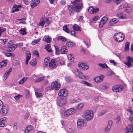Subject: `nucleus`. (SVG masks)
Listing matches in <instances>:
<instances>
[{"label":"nucleus","instance_id":"nucleus-43","mask_svg":"<svg viewBox=\"0 0 133 133\" xmlns=\"http://www.w3.org/2000/svg\"><path fill=\"white\" fill-rule=\"evenodd\" d=\"M68 59L70 61H72L74 60V58L71 54H69L67 56Z\"/></svg>","mask_w":133,"mask_h":133},{"label":"nucleus","instance_id":"nucleus-28","mask_svg":"<svg viewBox=\"0 0 133 133\" xmlns=\"http://www.w3.org/2000/svg\"><path fill=\"white\" fill-rule=\"evenodd\" d=\"M81 83L82 84L84 85L85 86H87L89 87H91L92 86V85L91 84L87 82L84 81H82L81 82Z\"/></svg>","mask_w":133,"mask_h":133},{"label":"nucleus","instance_id":"nucleus-29","mask_svg":"<svg viewBox=\"0 0 133 133\" xmlns=\"http://www.w3.org/2000/svg\"><path fill=\"white\" fill-rule=\"evenodd\" d=\"M102 88L103 89H107L109 87V84L107 83H104L102 85Z\"/></svg>","mask_w":133,"mask_h":133},{"label":"nucleus","instance_id":"nucleus-35","mask_svg":"<svg viewBox=\"0 0 133 133\" xmlns=\"http://www.w3.org/2000/svg\"><path fill=\"white\" fill-rule=\"evenodd\" d=\"M44 78V76H42L41 77H40L39 78H38L35 81V82H38L41 81Z\"/></svg>","mask_w":133,"mask_h":133},{"label":"nucleus","instance_id":"nucleus-57","mask_svg":"<svg viewBox=\"0 0 133 133\" xmlns=\"http://www.w3.org/2000/svg\"><path fill=\"white\" fill-rule=\"evenodd\" d=\"M114 2L116 4H118L120 3L123 0H113Z\"/></svg>","mask_w":133,"mask_h":133},{"label":"nucleus","instance_id":"nucleus-11","mask_svg":"<svg viewBox=\"0 0 133 133\" xmlns=\"http://www.w3.org/2000/svg\"><path fill=\"white\" fill-rule=\"evenodd\" d=\"M58 95L59 96H63L65 97L68 95V92L65 89H62L59 91Z\"/></svg>","mask_w":133,"mask_h":133},{"label":"nucleus","instance_id":"nucleus-4","mask_svg":"<svg viewBox=\"0 0 133 133\" xmlns=\"http://www.w3.org/2000/svg\"><path fill=\"white\" fill-rule=\"evenodd\" d=\"M67 102V100L63 97H59L57 100V104L60 107L63 106L65 105Z\"/></svg>","mask_w":133,"mask_h":133},{"label":"nucleus","instance_id":"nucleus-54","mask_svg":"<svg viewBox=\"0 0 133 133\" xmlns=\"http://www.w3.org/2000/svg\"><path fill=\"white\" fill-rule=\"evenodd\" d=\"M107 17L105 16L102 18L101 21L105 23L107 21Z\"/></svg>","mask_w":133,"mask_h":133},{"label":"nucleus","instance_id":"nucleus-58","mask_svg":"<svg viewBox=\"0 0 133 133\" xmlns=\"http://www.w3.org/2000/svg\"><path fill=\"white\" fill-rule=\"evenodd\" d=\"M127 61H129L130 62H131L133 63V58H131L129 56H128L127 58Z\"/></svg>","mask_w":133,"mask_h":133},{"label":"nucleus","instance_id":"nucleus-22","mask_svg":"<svg viewBox=\"0 0 133 133\" xmlns=\"http://www.w3.org/2000/svg\"><path fill=\"white\" fill-rule=\"evenodd\" d=\"M118 17L122 19H125L127 18L126 15L122 12L118 13L117 15Z\"/></svg>","mask_w":133,"mask_h":133},{"label":"nucleus","instance_id":"nucleus-46","mask_svg":"<svg viewBox=\"0 0 133 133\" xmlns=\"http://www.w3.org/2000/svg\"><path fill=\"white\" fill-rule=\"evenodd\" d=\"M124 63L128 67H130L131 65V63L129 61H127V62H125Z\"/></svg>","mask_w":133,"mask_h":133},{"label":"nucleus","instance_id":"nucleus-24","mask_svg":"<svg viewBox=\"0 0 133 133\" xmlns=\"http://www.w3.org/2000/svg\"><path fill=\"white\" fill-rule=\"evenodd\" d=\"M118 22V20L115 18L111 19L109 22V25L110 26H112L114 24Z\"/></svg>","mask_w":133,"mask_h":133},{"label":"nucleus","instance_id":"nucleus-6","mask_svg":"<svg viewBox=\"0 0 133 133\" xmlns=\"http://www.w3.org/2000/svg\"><path fill=\"white\" fill-rule=\"evenodd\" d=\"M76 76L83 79H86V77L83 75L81 71L78 69H75L73 71Z\"/></svg>","mask_w":133,"mask_h":133},{"label":"nucleus","instance_id":"nucleus-56","mask_svg":"<svg viewBox=\"0 0 133 133\" xmlns=\"http://www.w3.org/2000/svg\"><path fill=\"white\" fill-rule=\"evenodd\" d=\"M4 106L3 102L0 100V114L1 113V109L3 108V107Z\"/></svg>","mask_w":133,"mask_h":133},{"label":"nucleus","instance_id":"nucleus-19","mask_svg":"<svg viewBox=\"0 0 133 133\" xmlns=\"http://www.w3.org/2000/svg\"><path fill=\"white\" fill-rule=\"evenodd\" d=\"M25 64H28L29 61L30 60L31 58V54L29 51H27L26 52Z\"/></svg>","mask_w":133,"mask_h":133},{"label":"nucleus","instance_id":"nucleus-32","mask_svg":"<svg viewBox=\"0 0 133 133\" xmlns=\"http://www.w3.org/2000/svg\"><path fill=\"white\" fill-rule=\"evenodd\" d=\"M27 79V78L23 77L22 79L18 82L19 84H23Z\"/></svg>","mask_w":133,"mask_h":133},{"label":"nucleus","instance_id":"nucleus-15","mask_svg":"<svg viewBox=\"0 0 133 133\" xmlns=\"http://www.w3.org/2000/svg\"><path fill=\"white\" fill-rule=\"evenodd\" d=\"M56 60L54 59H52L49 64V67L51 69H54L56 67Z\"/></svg>","mask_w":133,"mask_h":133},{"label":"nucleus","instance_id":"nucleus-27","mask_svg":"<svg viewBox=\"0 0 133 133\" xmlns=\"http://www.w3.org/2000/svg\"><path fill=\"white\" fill-rule=\"evenodd\" d=\"M50 60V58L49 57H47L45 58L44 64V65L45 66H46L48 65Z\"/></svg>","mask_w":133,"mask_h":133},{"label":"nucleus","instance_id":"nucleus-16","mask_svg":"<svg viewBox=\"0 0 133 133\" xmlns=\"http://www.w3.org/2000/svg\"><path fill=\"white\" fill-rule=\"evenodd\" d=\"M39 0H32L30 3V7L32 8L37 6L39 3Z\"/></svg>","mask_w":133,"mask_h":133},{"label":"nucleus","instance_id":"nucleus-34","mask_svg":"<svg viewBox=\"0 0 133 133\" xmlns=\"http://www.w3.org/2000/svg\"><path fill=\"white\" fill-rule=\"evenodd\" d=\"M98 65L102 68H108L106 63H100L98 64Z\"/></svg>","mask_w":133,"mask_h":133},{"label":"nucleus","instance_id":"nucleus-33","mask_svg":"<svg viewBox=\"0 0 133 133\" xmlns=\"http://www.w3.org/2000/svg\"><path fill=\"white\" fill-rule=\"evenodd\" d=\"M45 22V24L49 25L52 22V20L50 18H46Z\"/></svg>","mask_w":133,"mask_h":133},{"label":"nucleus","instance_id":"nucleus-51","mask_svg":"<svg viewBox=\"0 0 133 133\" xmlns=\"http://www.w3.org/2000/svg\"><path fill=\"white\" fill-rule=\"evenodd\" d=\"M6 30L5 28H3L2 27H0V36L2 33L3 32H5Z\"/></svg>","mask_w":133,"mask_h":133},{"label":"nucleus","instance_id":"nucleus-2","mask_svg":"<svg viewBox=\"0 0 133 133\" xmlns=\"http://www.w3.org/2000/svg\"><path fill=\"white\" fill-rule=\"evenodd\" d=\"M94 115L93 112L91 110H88L85 111L83 113V116L87 120L89 121L92 118Z\"/></svg>","mask_w":133,"mask_h":133},{"label":"nucleus","instance_id":"nucleus-44","mask_svg":"<svg viewBox=\"0 0 133 133\" xmlns=\"http://www.w3.org/2000/svg\"><path fill=\"white\" fill-rule=\"evenodd\" d=\"M83 70H87L88 69V66L86 64L83 63V65L81 68Z\"/></svg>","mask_w":133,"mask_h":133},{"label":"nucleus","instance_id":"nucleus-21","mask_svg":"<svg viewBox=\"0 0 133 133\" xmlns=\"http://www.w3.org/2000/svg\"><path fill=\"white\" fill-rule=\"evenodd\" d=\"M51 40V38L48 35H45L43 39V41L48 43L50 42Z\"/></svg>","mask_w":133,"mask_h":133},{"label":"nucleus","instance_id":"nucleus-64","mask_svg":"<svg viewBox=\"0 0 133 133\" xmlns=\"http://www.w3.org/2000/svg\"><path fill=\"white\" fill-rule=\"evenodd\" d=\"M50 45H51L50 44H48L46 45L45 46V48L46 50L49 49L50 48Z\"/></svg>","mask_w":133,"mask_h":133},{"label":"nucleus","instance_id":"nucleus-23","mask_svg":"<svg viewBox=\"0 0 133 133\" xmlns=\"http://www.w3.org/2000/svg\"><path fill=\"white\" fill-rule=\"evenodd\" d=\"M124 11L129 14H130L132 12V9L127 4V6L124 10Z\"/></svg>","mask_w":133,"mask_h":133},{"label":"nucleus","instance_id":"nucleus-37","mask_svg":"<svg viewBox=\"0 0 133 133\" xmlns=\"http://www.w3.org/2000/svg\"><path fill=\"white\" fill-rule=\"evenodd\" d=\"M19 31L21 34L23 35H25L26 33V29L25 28L22 29L20 30Z\"/></svg>","mask_w":133,"mask_h":133},{"label":"nucleus","instance_id":"nucleus-41","mask_svg":"<svg viewBox=\"0 0 133 133\" xmlns=\"http://www.w3.org/2000/svg\"><path fill=\"white\" fill-rule=\"evenodd\" d=\"M30 63L32 66H34L36 64V59L32 60L30 62Z\"/></svg>","mask_w":133,"mask_h":133},{"label":"nucleus","instance_id":"nucleus-36","mask_svg":"<svg viewBox=\"0 0 133 133\" xmlns=\"http://www.w3.org/2000/svg\"><path fill=\"white\" fill-rule=\"evenodd\" d=\"M127 4H124L122 5L119 6L118 8V10H119L120 9H123V10H124V9H125V8L127 7Z\"/></svg>","mask_w":133,"mask_h":133},{"label":"nucleus","instance_id":"nucleus-14","mask_svg":"<svg viewBox=\"0 0 133 133\" xmlns=\"http://www.w3.org/2000/svg\"><path fill=\"white\" fill-rule=\"evenodd\" d=\"M22 6L21 5H15L13 6L12 8V11H11L12 13H14L15 12L18 11H19V8H20L22 7Z\"/></svg>","mask_w":133,"mask_h":133},{"label":"nucleus","instance_id":"nucleus-3","mask_svg":"<svg viewBox=\"0 0 133 133\" xmlns=\"http://www.w3.org/2000/svg\"><path fill=\"white\" fill-rule=\"evenodd\" d=\"M114 38L116 41L121 42L122 41L124 38V35L122 33H115L114 36Z\"/></svg>","mask_w":133,"mask_h":133},{"label":"nucleus","instance_id":"nucleus-63","mask_svg":"<svg viewBox=\"0 0 133 133\" xmlns=\"http://www.w3.org/2000/svg\"><path fill=\"white\" fill-rule=\"evenodd\" d=\"M110 62L111 63H113L114 66H116L117 65V63L115 62L113 60H111L110 61Z\"/></svg>","mask_w":133,"mask_h":133},{"label":"nucleus","instance_id":"nucleus-45","mask_svg":"<svg viewBox=\"0 0 133 133\" xmlns=\"http://www.w3.org/2000/svg\"><path fill=\"white\" fill-rule=\"evenodd\" d=\"M58 39L63 41H66V39L65 37L62 36H59L58 37Z\"/></svg>","mask_w":133,"mask_h":133},{"label":"nucleus","instance_id":"nucleus-18","mask_svg":"<svg viewBox=\"0 0 133 133\" xmlns=\"http://www.w3.org/2000/svg\"><path fill=\"white\" fill-rule=\"evenodd\" d=\"M104 77V75H101L96 77L94 79V80L96 82H100L103 81Z\"/></svg>","mask_w":133,"mask_h":133},{"label":"nucleus","instance_id":"nucleus-17","mask_svg":"<svg viewBox=\"0 0 133 133\" xmlns=\"http://www.w3.org/2000/svg\"><path fill=\"white\" fill-rule=\"evenodd\" d=\"M84 123L83 121L81 119H79L77 121V126L79 129H81L84 125Z\"/></svg>","mask_w":133,"mask_h":133},{"label":"nucleus","instance_id":"nucleus-13","mask_svg":"<svg viewBox=\"0 0 133 133\" xmlns=\"http://www.w3.org/2000/svg\"><path fill=\"white\" fill-rule=\"evenodd\" d=\"M125 131V133H133V125H129L126 127Z\"/></svg>","mask_w":133,"mask_h":133},{"label":"nucleus","instance_id":"nucleus-25","mask_svg":"<svg viewBox=\"0 0 133 133\" xmlns=\"http://www.w3.org/2000/svg\"><path fill=\"white\" fill-rule=\"evenodd\" d=\"M61 52L62 54H66L68 52V50L66 49V47L65 46H62L61 49Z\"/></svg>","mask_w":133,"mask_h":133},{"label":"nucleus","instance_id":"nucleus-30","mask_svg":"<svg viewBox=\"0 0 133 133\" xmlns=\"http://www.w3.org/2000/svg\"><path fill=\"white\" fill-rule=\"evenodd\" d=\"M84 104L83 103H81L78 104L76 106V108L78 110L81 109L83 107Z\"/></svg>","mask_w":133,"mask_h":133},{"label":"nucleus","instance_id":"nucleus-39","mask_svg":"<svg viewBox=\"0 0 133 133\" xmlns=\"http://www.w3.org/2000/svg\"><path fill=\"white\" fill-rule=\"evenodd\" d=\"M73 29L75 30H79V26L77 24H75L72 27Z\"/></svg>","mask_w":133,"mask_h":133},{"label":"nucleus","instance_id":"nucleus-12","mask_svg":"<svg viewBox=\"0 0 133 133\" xmlns=\"http://www.w3.org/2000/svg\"><path fill=\"white\" fill-rule=\"evenodd\" d=\"M9 108L8 105H4L3 107V108L1 109V113L3 115H5L8 112Z\"/></svg>","mask_w":133,"mask_h":133},{"label":"nucleus","instance_id":"nucleus-9","mask_svg":"<svg viewBox=\"0 0 133 133\" xmlns=\"http://www.w3.org/2000/svg\"><path fill=\"white\" fill-rule=\"evenodd\" d=\"M112 123V122L110 120L108 121V125L105 128L104 130V132L105 133H108L109 132L111 129Z\"/></svg>","mask_w":133,"mask_h":133},{"label":"nucleus","instance_id":"nucleus-50","mask_svg":"<svg viewBox=\"0 0 133 133\" xmlns=\"http://www.w3.org/2000/svg\"><path fill=\"white\" fill-rule=\"evenodd\" d=\"M107 112L105 110H102L99 114V116H101L104 115Z\"/></svg>","mask_w":133,"mask_h":133},{"label":"nucleus","instance_id":"nucleus-31","mask_svg":"<svg viewBox=\"0 0 133 133\" xmlns=\"http://www.w3.org/2000/svg\"><path fill=\"white\" fill-rule=\"evenodd\" d=\"M7 60L5 61H3L0 63V65L1 68L5 66L7 64Z\"/></svg>","mask_w":133,"mask_h":133},{"label":"nucleus","instance_id":"nucleus-20","mask_svg":"<svg viewBox=\"0 0 133 133\" xmlns=\"http://www.w3.org/2000/svg\"><path fill=\"white\" fill-rule=\"evenodd\" d=\"M12 71V69L11 68L9 70L7 71L5 73L3 76V80H5L7 78L10 74V73Z\"/></svg>","mask_w":133,"mask_h":133},{"label":"nucleus","instance_id":"nucleus-59","mask_svg":"<svg viewBox=\"0 0 133 133\" xmlns=\"http://www.w3.org/2000/svg\"><path fill=\"white\" fill-rule=\"evenodd\" d=\"M33 54L34 55H36L38 57H39V53L37 51L35 50L33 52Z\"/></svg>","mask_w":133,"mask_h":133},{"label":"nucleus","instance_id":"nucleus-53","mask_svg":"<svg viewBox=\"0 0 133 133\" xmlns=\"http://www.w3.org/2000/svg\"><path fill=\"white\" fill-rule=\"evenodd\" d=\"M22 96L20 94H18L16 96L14 97V98L16 100H17L19 98L22 97Z\"/></svg>","mask_w":133,"mask_h":133},{"label":"nucleus","instance_id":"nucleus-47","mask_svg":"<svg viewBox=\"0 0 133 133\" xmlns=\"http://www.w3.org/2000/svg\"><path fill=\"white\" fill-rule=\"evenodd\" d=\"M63 30L65 32L68 33L70 32L69 30L67 28V26L66 25L63 27Z\"/></svg>","mask_w":133,"mask_h":133},{"label":"nucleus","instance_id":"nucleus-38","mask_svg":"<svg viewBox=\"0 0 133 133\" xmlns=\"http://www.w3.org/2000/svg\"><path fill=\"white\" fill-rule=\"evenodd\" d=\"M88 12L91 14L94 13V8L93 6H90L88 9Z\"/></svg>","mask_w":133,"mask_h":133},{"label":"nucleus","instance_id":"nucleus-26","mask_svg":"<svg viewBox=\"0 0 133 133\" xmlns=\"http://www.w3.org/2000/svg\"><path fill=\"white\" fill-rule=\"evenodd\" d=\"M76 45V44L70 41H68L67 42L66 44V46L69 47H72L74 46H75Z\"/></svg>","mask_w":133,"mask_h":133},{"label":"nucleus","instance_id":"nucleus-42","mask_svg":"<svg viewBox=\"0 0 133 133\" xmlns=\"http://www.w3.org/2000/svg\"><path fill=\"white\" fill-rule=\"evenodd\" d=\"M130 43L129 42H127L125 44V50L128 51L129 50V46Z\"/></svg>","mask_w":133,"mask_h":133},{"label":"nucleus","instance_id":"nucleus-48","mask_svg":"<svg viewBox=\"0 0 133 133\" xmlns=\"http://www.w3.org/2000/svg\"><path fill=\"white\" fill-rule=\"evenodd\" d=\"M54 46L55 49L56 54V55H58L59 54V49L58 48V47L57 46H56L55 45H54Z\"/></svg>","mask_w":133,"mask_h":133},{"label":"nucleus","instance_id":"nucleus-52","mask_svg":"<svg viewBox=\"0 0 133 133\" xmlns=\"http://www.w3.org/2000/svg\"><path fill=\"white\" fill-rule=\"evenodd\" d=\"M40 41V39H37L34 40L33 41H32V44L33 45H35V44L38 43Z\"/></svg>","mask_w":133,"mask_h":133},{"label":"nucleus","instance_id":"nucleus-7","mask_svg":"<svg viewBox=\"0 0 133 133\" xmlns=\"http://www.w3.org/2000/svg\"><path fill=\"white\" fill-rule=\"evenodd\" d=\"M60 86V84L57 81H54L51 84V89L55 90H58Z\"/></svg>","mask_w":133,"mask_h":133},{"label":"nucleus","instance_id":"nucleus-60","mask_svg":"<svg viewBox=\"0 0 133 133\" xmlns=\"http://www.w3.org/2000/svg\"><path fill=\"white\" fill-rule=\"evenodd\" d=\"M32 126L31 125H29L27 126L26 128L30 131L32 129Z\"/></svg>","mask_w":133,"mask_h":133},{"label":"nucleus","instance_id":"nucleus-1","mask_svg":"<svg viewBox=\"0 0 133 133\" xmlns=\"http://www.w3.org/2000/svg\"><path fill=\"white\" fill-rule=\"evenodd\" d=\"M82 1V0H74V1L72 2V4H74L72 6L69 5H67L71 16H72L74 14V11L79 12L83 8V4L81 2Z\"/></svg>","mask_w":133,"mask_h":133},{"label":"nucleus","instance_id":"nucleus-10","mask_svg":"<svg viewBox=\"0 0 133 133\" xmlns=\"http://www.w3.org/2000/svg\"><path fill=\"white\" fill-rule=\"evenodd\" d=\"M123 87L122 85H117L115 86L112 88V91L115 92H117L120 91L123 89Z\"/></svg>","mask_w":133,"mask_h":133},{"label":"nucleus","instance_id":"nucleus-8","mask_svg":"<svg viewBox=\"0 0 133 133\" xmlns=\"http://www.w3.org/2000/svg\"><path fill=\"white\" fill-rule=\"evenodd\" d=\"M76 112V110L74 108H71L66 110L64 112V115L66 117L74 114Z\"/></svg>","mask_w":133,"mask_h":133},{"label":"nucleus","instance_id":"nucleus-40","mask_svg":"<svg viewBox=\"0 0 133 133\" xmlns=\"http://www.w3.org/2000/svg\"><path fill=\"white\" fill-rule=\"evenodd\" d=\"M59 64L61 65H65V63L64 59L62 58H61L60 59L59 61Z\"/></svg>","mask_w":133,"mask_h":133},{"label":"nucleus","instance_id":"nucleus-61","mask_svg":"<svg viewBox=\"0 0 133 133\" xmlns=\"http://www.w3.org/2000/svg\"><path fill=\"white\" fill-rule=\"evenodd\" d=\"M104 23H105L104 22H103L101 21V22L99 24V26L100 27H102L103 26Z\"/></svg>","mask_w":133,"mask_h":133},{"label":"nucleus","instance_id":"nucleus-55","mask_svg":"<svg viewBox=\"0 0 133 133\" xmlns=\"http://www.w3.org/2000/svg\"><path fill=\"white\" fill-rule=\"evenodd\" d=\"M35 94L37 97H39L42 96V94L41 93H39L38 91H35Z\"/></svg>","mask_w":133,"mask_h":133},{"label":"nucleus","instance_id":"nucleus-62","mask_svg":"<svg viewBox=\"0 0 133 133\" xmlns=\"http://www.w3.org/2000/svg\"><path fill=\"white\" fill-rule=\"evenodd\" d=\"M128 120L131 123H133V117H129L128 118Z\"/></svg>","mask_w":133,"mask_h":133},{"label":"nucleus","instance_id":"nucleus-5","mask_svg":"<svg viewBox=\"0 0 133 133\" xmlns=\"http://www.w3.org/2000/svg\"><path fill=\"white\" fill-rule=\"evenodd\" d=\"M17 47V45L14 44L12 41H10L7 44V50L9 52L12 51L14 50Z\"/></svg>","mask_w":133,"mask_h":133},{"label":"nucleus","instance_id":"nucleus-49","mask_svg":"<svg viewBox=\"0 0 133 133\" xmlns=\"http://www.w3.org/2000/svg\"><path fill=\"white\" fill-rule=\"evenodd\" d=\"M65 80L67 82H71L73 81L72 79L69 77H68L65 78Z\"/></svg>","mask_w":133,"mask_h":133}]
</instances>
